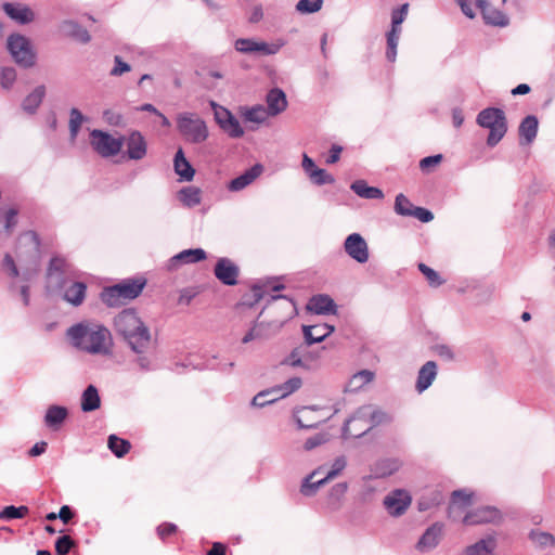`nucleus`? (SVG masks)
I'll return each instance as SVG.
<instances>
[{"instance_id": "obj_1", "label": "nucleus", "mask_w": 555, "mask_h": 555, "mask_svg": "<svg viewBox=\"0 0 555 555\" xmlns=\"http://www.w3.org/2000/svg\"><path fill=\"white\" fill-rule=\"evenodd\" d=\"M66 336L73 347L92 356H111L113 337L111 331L100 322L86 320L72 325Z\"/></svg>"}, {"instance_id": "obj_2", "label": "nucleus", "mask_w": 555, "mask_h": 555, "mask_svg": "<svg viewBox=\"0 0 555 555\" xmlns=\"http://www.w3.org/2000/svg\"><path fill=\"white\" fill-rule=\"evenodd\" d=\"M114 327L134 352L142 353L147 348L150 331L133 309L119 312L114 319Z\"/></svg>"}, {"instance_id": "obj_3", "label": "nucleus", "mask_w": 555, "mask_h": 555, "mask_svg": "<svg viewBox=\"0 0 555 555\" xmlns=\"http://www.w3.org/2000/svg\"><path fill=\"white\" fill-rule=\"evenodd\" d=\"M68 272V264L63 258L54 257L51 259L48 268V279L50 284L64 291L63 298L73 306L82 304L86 297L87 286L82 282H74L64 278Z\"/></svg>"}, {"instance_id": "obj_4", "label": "nucleus", "mask_w": 555, "mask_h": 555, "mask_svg": "<svg viewBox=\"0 0 555 555\" xmlns=\"http://www.w3.org/2000/svg\"><path fill=\"white\" fill-rule=\"evenodd\" d=\"M390 421L387 413L373 409L371 405H364L346 421L343 428V434L348 437H361L372 427Z\"/></svg>"}, {"instance_id": "obj_5", "label": "nucleus", "mask_w": 555, "mask_h": 555, "mask_svg": "<svg viewBox=\"0 0 555 555\" xmlns=\"http://www.w3.org/2000/svg\"><path fill=\"white\" fill-rule=\"evenodd\" d=\"M176 126L179 134L188 143L202 144L209 137L206 121L194 112H181L177 114Z\"/></svg>"}, {"instance_id": "obj_6", "label": "nucleus", "mask_w": 555, "mask_h": 555, "mask_svg": "<svg viewBox=\"0 0 555 555\" xmlns=\"http://www.w3.org/2000/svg\"><path fill=\"white\" fill-rule=\"evenodd\" d=\"M479 127L488 129L487 145L494 147L507 132V120L503 109L487 107L480 111L476 117Z\"/></svg>"}, {"instance_id": "obj_7", "label": "nucleus", "mask_w": 555, "mask_h": 555, "mask_svg": "<svg viewBox=\"0 0 555 555\" xmlns=\"http://www.w3.org/2000/svg\"><path fill=\"white\" fill-rule=\"evenodd\" d=\"M145 285L144 280H126L121 283L104 288L101 294L102 301L109 307H116L138 297Z\"/></svg>"}, {"instance_id": "obj_8", "label": "nucleus", "mask_w": 555, "mask_h": 555, "mask_svg": "<svg viewBox=\"0 0 555 555\" xmlns=\"http://www.w3.org/2000/svg\"><path fill=\"white\" fill-rule=\"evenodd\" d=\"M285 43L286 41L283 39L269 43L255 38H238L234 41V49L246 55L267 56L279 53Z\"/></svg>"}, {"instance_id": "obj_9", "label": "nucleus", "mask_w": 555, "mask_h": 555, "mask_svg": "<svg viewBox=\"0 0 555 555\" xmlns=\"http://www.w3.org/2000/svg\"><path fill=\"white\" fill-rule=\"evenodd\" d=\"M333 414L328 408L310 405L296 408L293 411V418L298 428L311 429L330 420Z\"/></svg>"}, {"instance_id": "obj_10", "label": "nucleus", "mask_w": 555, "mask_h": 555, "mask_svg": "<svg viewBox=\"0 0 555 555\" xmlns=\"http://www.w3.org/2000/svg\"><path fill=\"white\" fill-rule=\"evenodd\" d=\"M7 47L12 59L20 66L28 68L35 64L36 55L27 37L13 34L9 36Z\"/></svg>"}, {"instance_id": "obj_11", "label": "nucleus", "mask_w": 555, "mask_h": 555, "mask_svg": "<svg viewBox=\"0 0 555 555\" xmlns=\"http://www.w3.org/2000/svg\"><path fill=\"white\" fill-rule=\"evenodd\" d=\"M90 144L102 157H113L121 151L124 137H114L108 132L93 129L90 131Z\"/></svg>"}, {"instance_id": "obj_12", "label": "nucleus", "mask_w": 555, "mask_h": 555, "mask_svg": "<svg viewBox=\"0 0 555 555\" xmlns=\"http://www.w3.org/2000/svg\"><path fill=\"white\" fill-rule=\"evenodd\" d=\"M283 288H284V285L278 281H267L261 284H255L251 288V292H253V296L255 297V301H259V300L263 299L264 296H267V295H270L272 300L282 299L284 309L287 311L286 318H292L296 311L295 304L291 299H288L284 296L271 294V293L279 292Z\"/></svg>"}, {"instance_id": "obj_13", "label": "nucleus", "mask_w": 555, "mask_h": 555, "mask_svg": "<svg viewBox=\"0 0 555 555\" xmlns=\"http://www.w3.org/2000/svg\"><path fill=\"white\" fill-rule=\"evenodd\" d=\"M412 503V496L405 489L391 490L383 500V505L392 517L402 516Z\"/></svg>"}, {"instance_id": "obj_14", "label": "nucleus", "mask_w": 555, "mask_h": 555, "mask_svg": "<svg viewBox=\"0 0 555 555\" xmlns=\"http://www.w3.org/2000/svg\"><path fill=\"white\" fill-rule=\"evenodd\" d=\"M473 504V493L467 490H455L451 494L448 517L452 521H462L467 508Z\"/></svg>"}, {"instance_id": "obj_15", "label": "nucleus", "mask_w": 555, "mask_h": 555, "mask_svg": "<svg viewBox=\"0 0 555 555\" xmlns=\"http://www.w3.org/2000/svg\"><path fill=\"white\" fill-rule=\"evenodd\" d=\"M443 533L444 525L442 522H434L418 539L417 543L415 544L416 551L422 554L431 552L439 545Z\"/></svg>"}, {"instance_id": "obj_16", "label": "nucleus", "mask_w": 555, "mask_h": 555, "mask_svg": "<svg viewBox=\"0 0 555 555\" xmlns=\"http://www.w3.org/2000/svg\"><path fill=\"white\" fill-rule=\"evenodd\" d=\"M124 145L126 146V156L130 160H142L147 155V142L140 131H131L124 137Z\"/></svg>"}, {"instance_id": "obj_17", "label": "nucleus", "mask_w": 555, "mask_h": 555, "mask_svg": "<svg viewBox=\"0 0 555 555\" xmlns=\"http://www.w3.org/2000/svg\"><path fill=\"white\" fill-rule=\"evenodd\" d=\"M346 254L359 263H365L369 260V246L365 240L359 233L348 235L344 243Z\"/></svg>"}, {"instance_id": "obj_18", "label": "nucleus", "mask_w": 555, "mask_h": 555, "mask_svg": "<svg viewBox=\"0 0 555 555\" xmlns=\"http://www.w3.org/2000/svg\"><path fill=\"white\" fill-rule=\"evenodd\" d=\"M501 513L493 506H481L466 513L463 517V524L475 526L488 522H496L501 519Z\"/></svg>"}, {"instance_id": "obj_19", "label": "nucleus", "mask_w": 555, "mask_h": 555, "mask_svg": "<svg viewBox=\"0 0 555 555\" xmlns=\"http://www.w3.org/2000/svg\"><path fill=\"white\" fill-rule=\"evenodd\" d=\"M285 321L274 320L270 323L255 322L249 331L243 336L242 343L248 344L257 339H266L275 334L284 324Z\"/></svg>"}, {"instance_id": "obj_20", "label": "nucleus", "mask_w": 555, "mask_h": 555, "mask_svg": "<svg viewBox=\"0 0 555 555\" xmlns=\"http://www.w3.org/2000/svg\"><path fill=\"white\" fill-rule=\"evenodd\" d=\"M214 273L222 284L233 286L237 284L240 269L231 259L224 257L217 261Z\"/></svg>"}, {"instance_id": "obj_21", "label": "nucleus", "mask_w": 555, "mask_h": 555, "mask_svg": "<svg viewBox=\"0 0 555 555\" xmlns=\"http://www.w3.org/2000/svg\"><path fill=\"white\" fill-rule=\"evenodd\" d=\"M402 467V461L399 457H384L377 460L371 466V475L364 479L386 478L397 473Z\"/></svg>"}, {"instance_id": "obj_22", "label": "nucleus", "mask_w": 555, "mask_h": 555, "mask_svg": "<svg viewBox=\"0 0 555 555\" xmlns=\"http://www.w3.org/2000/svg\"><path fill=\"white\" fill-rule=\"evenodd\" d=\"M4 13L21 25L29 24L35 20L34 11L26 4L18 2H5L2 5Z\"/></svg>"}, {"instance_id": "obj_23", "label": "nucleus", "mask_w": 555, "mask_h": 555, "mask_svg": "<svg viewBox=\"0 0 555 555\" xmlns=\"http://www.w3.org/2000/svg\"><path fill=\"white\" fill-rule=\"evenodd\" d=\"M263 172L261 164H255L238 177L232 179L228 184V190L231 192H240L254 183Z\"/></svg>"}, {"instance_id": "obj_24", "label": "nucleus", "mask_w": 555, "mask_h": 555, "mask_svg": "<svg viewBox=\"0 0 555 555\" xmlns=\"http://www.w3.org/2000/svg\"><path fill=\"white\" fill-rule=\"evenodd\" d=\"M476 5L479 8L486 24L499 27L508 25V17L502 11L490 5L488 0H476Z\"/></svg>"}, {"instance_id": "obj_25", "label": "nucleus", "mask_w": 555, "mask_h": 555, "mask_svg": "<svg viewBox=\"0 0 555 555\" xmlns=\"http://www.w3.org/2000/svg\"><path fill=\"white\" fill-rule=\"evenodd\" d=\"M496 547V538L489 534L465 546L460 555H494Z\"/></svg>"}, {"instance_id": "obj_26", "label": "nucleus", "mask_w": 555, "mask_h": 555, "mask_svg": "<svg viewBox=\"0 0 555 555\" xmlns=\"http://www.w3.org/2000/svg\"><path fill=\"white\" fill-rule=\"evenodd\" d=\"M438 374V366L435 361H427L421 366L417 373L415 389L418 393L424 392L428 389Z\"/></svg>"}, {"instance_id": "obj_27", "label": "nucleus", "mask_w": 555, "mask_h": 555, "mask_svg": "<svg viewBox=\"0 0 555 555\" xmlns=\"http://www.w3.org/2000/svg\"><path fill=\"white\" fill-rule=\"evenodd\" d=\"M266 109L272 117L283 113L287 107L286 94L280 88L271 89L266 96Z\"/></svg>"}, {"instance_id": "obj_28", "label": "nucleus", "mask_w": 555, "mask_h": 555, "mask_svg": "<svg viewBox=\"0 0 555 555\" xmlns=\"http://www.w3.org/2000/svg\"><path fill=\"white\" fill-rule=\"evenodd\" d=\"M333 332L334 326L326 323L302 326L304 337L308 346L323 341Z\"/></svg>"}, {"instance_id": "obj_29", "label": "nucleus", "mask_w": 555, "mask_h": 555, "mask_svg": "<svg viewBox=\"0 0 555 555\" xmlns=\"http://www.w3.org/2000/svg\"><path fill=\"white\" fill-rule=\"evenodd\" d=\"M539 121L534 115L525 117L518 128L520 145L531 144L538 134Z\"/></svg>"}, {"instance_id": "obj_30", "label": "nucleus", "mask_w": 555, "mask_h": 555, "mask_svg": "<svg viewBox=\"0 0 555 555\" xmlns=\"http://www.w3.org/2000/svg\"><path fill=\"white\" fill-rule=\"evenodd\" d=\"M67 417L66 406L53 404L47 409L43 421L47 427L59 430Z\"/></svg>"}, {"instance_id": "obj_31", "label": "nucleus", "mask_w": 555, "mask_h": 555, "mask_svg": "<svg viewBox=\"0 0 555 555\" xmlns=\"http://www.w3.org/2000/svg\"><path fill=\"white\" fill-rule=\"evenodd\" d=\"M336 304L328 295H315L308 305L307 309L315 314L336 313Z\"/></svg>"}, {"instance_id": "obj_32", "label": "nucleus", "mask_w": 555, "mask_h": 555, "mask_svg": "<svg viewBox=\"0 0 555 555\" xmlns=\"http://www.w3.org/2000/svg\"><path fill=\"white\" fill-rule=\"evenodd\" d=\"M240 116L245 122H250L255 125H261L267 121L270 117L266 107L261 104H257L254 106H241L240 107Z\"/></svg>"}, {"instance_id": "obj_33", "label": "nucleus", "mask_w": 555, "mask_h": 555, "mask_svg": "<svg viewBox=\"0 0 555 555\" xmlns=\"http://www.w3.org/2000/svg\"><path fill=\"white\" fill-rule=\"evenodd\" d=\"M173 169L175 172L179 176L180 181L190 182L194 178L195 170L190 164V162L185 158L182 149H179L176 152L173 158Z\"/></svg>"}, {"instance_id": "obj_34", "label": "nucleus", "mask_w": 555, "mask_h": 555, "mask_svg": "<svg viewBox=\"0 0 555 555\" xmlns=\"http://www.w3.org/2000/svg\"><path fill=\"white\" fill-rule=\"evenodd\" d=\"M206 259V251L202 248L185 249L175 255L170 261V269L176 268L179 263H195Z\"/></svg>"}, {"instance_id": "obj_35", "label": "nucleus", "mask_w": 555, "mask_h": 555, "mask_svg": "<svg viewBox=\"0 0 555 555\" xmlns=\"http://www.w3.org/2000/svg\"><path fill=\"white\" fill-rule=\"evenodd\" d=\"M347 490V482H338L331 488L326 499V507L331 512H336L341 507Z\"/></svg>"}, {"instance_id": "obj_36", "label": "nucleus", "mask_w": 555, "mask_h": 555, "mask_svg": "<svg viewBox=\"0 0 555 555\" xmlns=\"http://www.w3.org/2000/svg\"><path fill=\"white\" fill-rule=\"evenodd\" d=\"M374 372L370 370H361L354 373L345 386V390L348 392H357L364 388L374 379Z\"/></svg>"}, {"instance_id": "obj_37", "label": "nucleus", "mask_w": 555, "mask_h": 555, "mask_svg": "<svg viewBox=\"0 0 555 555\" xmlns=\"http://www.w3.org/2000/svg\"><path fill=\"white\" fill-rule=\"evenodd\" d=\"M322 469V467L314 469L302 480V483L300 486V492L302 495H314L318 492V490L327 482V479L325 477L314 480V477L320 475Z\"/></svg>"}, {"instance_id": "obj_38", "label": "nucleus", "mask_w": 555, "mask_h": 555, "mask_svg": "<svg viewBox=\"0 0 555 555\" xmlns=\"http://www.w3.org/2000/svg\"><path fill=\"white\" fill-rule=\"evenodd\" d=\"M62 31L81 43H88L91 39L89 31L75 21H64L61 25Z\"/></svg>"}, {"instance_id": "obj_39", "label": "nucleus", "mask_w": 555, "mask_h": 555, "mask_svg": "<svg viewBox=\"0 0 555 555\" xmlns=\"http://www.w3.org/2000/svg\"><path fill=\"white\" fill-rule=\"evenodd\" d=\"M350 189L361 198L380 199L384 197V193L380 189L367 185L364 180L352 182Z\"/></svg>"}, {"instance_id": "obj_40", "label": "nucleus", "mask_w": 555, "mask_h": 555, "mask_svg": "<svg viewBox=\"0 0 555 555\" xmlns=\"http://www.w3.org/2000/svg\"><path fill=\"white\" fill-rule=\"evenodd\" d=\"M178 198L183 206L193 208L201 204L202 191L197 186H184L178 192Z\"/></svg>"}, {"instance_id": "obj_41", "label": "nucleus", "mask_w": 555, "mask_h": 555, "mask_svg": "<svg viewBox=\"0 0 555 555\" xmlns=\"http://www.w3.org/2000/svg\"><path fill=\"white\" fill-rule=\"evenodd\" d=\"M101 399L95 386L89 385L81 396V410L83 412H92L100 408Z\"/></svg>"}, {"instance_id": "obj_42", "label": "nucleus", "mask_w": 555, "mask_h": 555, "mask_svg": "<svg viewBox=\"0 0 555 555\" xmlns=\"http://www.w3.org/2000/svg\"><path fill=\"white\" fill-rule=\"evenodd\" d=\"M46 95L44 86H38L33 92H30L23 101L22 107L28 114L36 113Z\"/></svg>"}, {"instance_id": "obj_43", "label": "nucleus", "mask_w": 555, "mask_h": 555, "mask_svg": "<svg viewBox=\"0 0 555 555\" xmlns=\"http://www.w3.org/2000/svg\"><path fill=\"white\" fill-rule=\"evenodd\" d=\"M17 224V211L13 208L0 210V233L11 234Z\"/></svg>"}, {"instance_id": "obj_44", "label": "nucleus", "mask_w": 555, "mask_h": 555, "mask_svg": "<svg viewBox=\"0 0 555 555\" xmlns=\"http://www.w3.org/2000/svg\"><path fill=\"white\" fill-rule=\"evenodd\" d=\"M107 447L117 457L125 456L131 449V444L128 440L119 438L116 435L108 436Z\"/></svg>"}, {"instance_id": "obj_45", "label": "nucleus", "mask_w": 555, "mask_h": 555, "mask_svg": "<svg viewBox=\"0 0 555 555\" xmlns=\"http://www.w3.org/2000/svg\"><path fill=\"white\" fill-rule=\"evenodd\" d=\"M302 385V380L299 377H292L287 379L285 383L278 385L275 387H272L276 397H280V399L285 398L295 391H297Z\"/></svg>"}, {"instance_id": "obj_46", "label": "nucleus", "mask_w": 555, "mask_h": 555, "mask_svg": "<svg viewBox=\"0 0 555 555\" xmlns=\"http://www.w3.org/2000/svg\"><path fill=\"white\" fill-rule=\"evenodd\" d=\"M401 30L392 29L386 34L387 39V49H386V59L393 63L397 57V48L400 39Z\"/></svg>"}, {"instance_id": "obj_47", "label": "nucleus", "mask_w": 555, "mask_h": 555, "mask_svg": "<svg viewBox=\"0 0 555 555\" xmlns=\"http://www.w3.org/2000/svg\"><path fill=\"white\" fill-rule=\"evenodd\" d=\"M85 120L83 115L78 108H72L69 112V137L70 141L75 142L79 132V129Z\"/></svg>"}, {"instance_id": "obj_48", "label": "nucleus", "mask_w": 555, "mask_h": 555, "mask_svg": "<svg viewBox=\"0 0 555 555\" xmlns=\"http://www.w3.org/2000/svg\"><path fill=\"white\" fill-rule=\"evenodd\" d=\"M301 369L305 371H314L320 366V352L308 350L302 347Z\"/></svg>"}, {"instance_id": "obj_49", "label": "nucleus", "mask_w": 555, "mask_h": 555, "mask_svg": "<svg viewBox=\"0 0 555 555\" xmlns=\"http://www.w3.org/2000/svg\"><path fill=\"white\" fill-rule=\"evenodd\" d=\"M280 397H276L273 388L262 390L258 392L251 400V405L255 408H263L278 401Z\"/></svg>"}, {"instance_id": "obj_50", "label": "nucleus", "mask_w": 555, "mask_h": 555, "mask_svg": "<svg viewBox=\"0 0 555 555\" xmlns=\"http://www.w3.org/2000/svg\"><path fill=\"white\" fill-rule=\"evenodd\" d=\"M230 138L237 139L244 135V129L238 119L233 115L220 127Z\"/></svg>"}, {"instance_id": "obj_51", "label": "nucleus", "mask_w": 555, "mask_h": 555, "mask_svg": "<svg viewBox=\"0 0 555 555\" xmlns=\"http://www.w3.org/2000/svg\"><path fill=\"white\" fill-rule=\"evenodd\" d=\"M415 208L410 199L402 193L398 194L395 199V211L397 215L410 217Z\"/></svg>"}, {"instance_id": "obj_52", "label": "nucleus", "mask_w": 555, "mask_h": 555, "mask_svg": "<svg viewBox=\"0 0 555 555\" xmlns=\"http://www.w3.org/2000/svg\"><path fill=\"white\" fill-rule=\"evenodd\" d=\"M323 0H299L296 10L301 14H313L322 9Z\"/></svg>"}, {"instance_id": "obj_53", "label": "nucleus", "mask_w": 555, "mask_h": 555, "mask_svg": "<svg viewBox=\"0 0 555 555\" xmlns=\"http://www.w3.org/2000/svg\"><path fill=\"white\" fill-rule=\"evenodd\" d=\"M16 70L13 67H2L0 72V86L4 90H10L16 81Z\"/></svg>"}, {"instance_id": "obj_54", "label": "nucleus", "mask_w": 555, "mask_h": 555, "mask_svg": "<svg viewBox=\"0 0 555 555\" xmlns=\"http://www.w3.org/2000/svg\"><path fill=\"white\" fill-rule=\"evenodd\" d=\"M28 507L26 506H7L0 512V519H18L26 516Z\"/></svg>"}, {"instance_id": "obj_55", "label": "nucleus", "mask_w": 555, "mask_h": 555, "mask_svg": "<svg viewBox=\"0 0 555 555\" xmlns=\"http://www.w3.org/2000/svg\"><path fill=\"white\" fill-rule=\"evenodd\" d=\"M409 12V3H403L391 12V28L401 30V24L406 18Z\"/></svg>"}, {"instance_id": "obj_56", "label": "nucleus", "mask_w": 555, "mask_h": 555, "mask_svg": "<svg viewBox=\"0 0 555 555\" xmlns=\"http://www.w3.org/2000/svg\"><path fill=\"white\" fill-rule=\"evenodd\" d=\"M308 178L317 185L332 184L335 182L334 177L325 169L321 168L313 170Z\"/></svg>"}, {"instance_id": "obj_57", "label": "nucleus", "mask_w": 555, "mask_h": 555, "mask_svg": "<svg viewBox=\"0 0 555 555\" xmlns=\"http://www.w3.org/2000/svg\"><path fill=\"white\" fill-rule=\"evenodd\" d=\"M211 109L214 112V117L219 127L225 124V120L231 118L233 114L225 107L217 104L216 102H210Z\"/></svg>"}, {"instance_id": "obj_58", "label": "nucleus", "mask_w": 555, "mask_h": 555, "mask_svg": "<svg viewBox=\"0 0 555 555\" xmlns=\"http://www.w3.org/2000/svg\"><path fill=\"white\" fill-rule=\"evenodd\" d=\"M530 539L542 547H548L555 545V538L547 532L531 531Z\"/></svg>"}, {"instance_id": "obj_59", "label": "nucleus", "mask_w": 555, "mask_h": 555, "mask_svg": "<svg viewBox=\"0 0 555 555\" xmlns=\"http://www.w3.org/2000/svg\"><path fill=\"white\" fill-rule=\"evenodd\" d=\"M418 269L425 275L430 286L437 287L443 283L439 273L425 263H420Z\"/></svg>"}, {"instance_id": "obj_60", "label": "nucleus", "mask_w": 555, "mask_h": 555, "mask_svg": "<svg viewBox=\"0 0 555 555\" xmlns=\"http://www.w3.org/2000/svg\"><path fill=\"white\" fill-rule=\"evenodd\" d=\"M346 465L347 460L344 455L336 457L332 463L331 469L326 473L324 477L327 479V481L334 479L345 469Z\"/></svg>"}, {"instance_id": "obj_61", "label": "nucleus", "mask_w": 555, "mask_h": 555, "mask_svg": "<svg viewBox=\"0 0 555 555\" xmlns=\"http://www.w3.org/2000/svg\"><path fill=\"white\" fill-rule=\"evenodd\" d=\"M2 269L12 279H16L20 275V270H18L13 257L10 254L4 255L3 260H2Z\"/></svg>"}, {"instance_id": "obj_62", "label": "nucleus", "mask_w": 555, "mask_h": 555, "mask_svg": "<svg viewBox=\"0 0 555 555\" xmlns=\"http://www.w3.org/2000/svg\"><path fill=\"white\" fill-rule=\"evenodd\" d=\"M302 347L304 346H299L293 349L292 352L284 359L283 363L292 367L301 369Z\"/></svg>"}, {"instance_id": "obj_63", "label": "nucleus", "mask_w": 555, "mask_h": 555, "mask_svg": "<svg viewBox=\"0 0 555 555\" xmlns=\"http://www.w3.org/2000/svg\"><path fill=\"white\" fill-rule=\"evenodd\" d=\"M328 441V435L327 434H324V433H321V434H317L310 438H308L305 443H304V449L306 451H311L313 449H315L317 447L325 443Z\"/></svg>"}, {"instance_id": "obj_64", "label": "nucleus", "mask_w": 555, "mask_h": 555, "mask_svg": "<svg viewBox=\"0 0 555 555\" xmlns=\"http://www.w3.org/2000/svg\"><path fill=\"white\" fill-rule=\"evenodd\" d=\"M74 546V541L68 535L60 537L55 542V551L57 555H66Z\"/></svg>"}]
</instances>
